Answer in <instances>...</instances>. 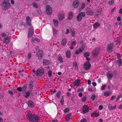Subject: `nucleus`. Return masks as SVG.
<instances>
[{
  "label": "nucleus",
  "mask_w": 122,
  "mask_h": 122,
  "mask_svg": "<svg viewBox=\"0 0 122 122\" xmlns=\"http://www.w3.org/2000/svg\"><path fill=\"white\" fill-rule=\"evenodd\" d=\"M26 116L29 121L32 122H38L40 120V117L39 115L33 114L29 111H28Z\"/></svg>",
  "instance_id": "obj_1"
},
{
  "label": "nucleus",
  "mask_w": 122,
  "mask_h": 122,
  "mask_svg": "<svg viewBox=\"0 0 122 122\" xmlns=\"http://www.w3.org/2000/svg\"><path fill=\"white\" fill-rule=\"evenodd\" d=\"M9 0H5L1 4V5L2 7H4L5 9H7L9 8L10 3H8Z\"/></svg>",
  "instance_id": "obj_2"
},
{
  "label": "nucleus",
  "mask_w": 122,
  "mask_h": 122,
  "mask_svg": "<svg viewBox=\"0 0 122 122\" xmlns=\"http://www.w3.org/2000/svg\"><path fill=\"white\" fill-rule=\"evenodd\" d=\"M44 72L43 69L42 67H40L36 71V75L37 76L42 75L43 74Z\"/></svg>",
  "instance_id": "obj_3"
},
{
  "label": "nucleus",
  "mask_w": 122,
  "mask_h": 122,
  "mask_svg": "<svg viewBox=\"0 0 122 122\" xmlns=\"http://www.w3.org/2000/svg\"><path fill=\"white\" fill-rule=\"evenodd\" d=\"M46 11L47 14L48 15H50L52 12L51 8L49 5H47L46 6Z\"/></svg>",
  "instance_id": "obj_4"
},
{
  "label": "nucleus",
  "mask_w": 122,
  "mask_h": 122,
  "mask_svg": "<svg viewBox=\"0 0 122 122\" xmlns=\"http://www.w3.org/2000/svg\"><path fill=\"white\" fill-rule=\"evenodd\" d=\"M34 34L33 29L31 26H30L29 28V31L28 34V37H31Z\"/></svg>",
  "instance_id": "obj_5"
},
{
  "label": "nucleus",
  "mask_w": 122,
  "mask_h": 122,
  "mask_svg": "<svg viewBox=\"0 0 122 122\" xmlns=\"http://www.w3.org/2000/svg\"><path fill=\"white\" fill-rule=\"evenodd\" d=\"M91 66V64L90 62L87 61L85 62L84 65V68L86 70H88L89 69Z\"/></svg>",
  "instance_id": "obj_6"
},
{
  "label": "nucleus",
  "mask_w": 122,
  "mask_h": 122,
  "mask_svg": "<svg viewBox=\"0 0 122 122\" xmlns=\"http://www.w3.org/2000/svg\"><path fill=\"white\" fill-rule=\"evenodd\" d=\"M89 108L87 105H85L83 107V113L85 114L88 112Z\"/></svg>",
  "instance_id": "obj_7"
},
{
  "label": "nucleus",
  "mask_w": 122,
  "mask_h": 122,
  "mask_svg": "<svg viewBox=\"0 0 122 122\" xmlns=\"http://www.w3.org/2000/svg\"><path fill=\"white\" fill-rule=\"evenodd\" d=\"M86 13L87 15L92 16L93 15L94 13V11L90 9H89L87 10Z\"/></svg>",
  "instance_id": "obj_8"
},
{
  "label": "nucleus",
  "mask_w": 122,
  "mask_h": 122,
  "mask_svg": "<svg viewBox=\"0 0 122 122\" xmlns=\"http://www.w3.org/2000/svg\"><path fill=\"white\" fill-rule=\"evenodd\" d=\"M113 45L112 44L108 45L107 46V49L108 52H111L113 49Z\"/></svg>",
  "instance_id": "obj_9"
},
{
  "label": "nucleus",
  "mask_w": 122,
  "mask_h": 122,
  "mask_svg": "<svg viewBox=\"0 0 122 122\" xmlns=\"http://www.w3.org/2000/svg\"><path fill=\"white\" fill-rule=\"evenodd\" d=\"M99 52V50L95 49L92 52V55L95 57H96L98 54Z\"/></svg>",
  "instance_id": "obj_10"
},
{
  "label": "nucleus",
  "mask_w": 122,
  "mask_h": 122,
  "mask_svg": "<svg viewBox=\"0 0 122 122\" xmlns=\"http://www.w3.org/2000/svg\"><path fill=\"white\" fill-rule=\"evenodd\" d=\"M26 23L27 25L30 26H31V20L29 16L26 17Z\"/></svg>",
  "instance_id": "obj_11"
},
{
  "label": "nucleus",
  "mask_w": 122,
  "mask_h": 122,
  "mask_svg": "<svg viewBox=\"0 0 122 122\" xmlns=\"http://www.w3.org/2000/svg\"><path fill=\"white\" fill-rule=\"evenodd\" d=\"M37 54H39L38 58L39 59H41L43 57V52L42 50H39L37 52Z\"/></svg>",
  "instance_id": "obj_12"
},
{
  "label": "nucleus",
  "mask_w": 122,
  "mask_h": 122,
  "mask_svg": "<svg viewBox=\"0 0 122 122\" xmlns=\"http://www.w3.org/2000/svg\"><path fill=\"white\" fill-rule=\"evenodd\" d=\"M27 104L29 107L31 108L35 106L34 103L30 100L28 101L27 103Z\"/></svg>",
  "instance_id": "obj_13"
},
{
  "label": "nucleus",
  "mask_w": 122,
  "mask_h": 122,
  "mask_svg": "<svg viewBox=\"0 0 122 122\" xmlns=\"http://www.w3.org/2000/svg\"><path fill=\"white\" fill-rule=\"evenodd\" d=\"M79 2L78 0H76L73 3V5L75 8H76L79 5Z\"/></svg>",
  "instance_id": "obj_14"
},
{
  "label": "nucleus",
  "mask_w": 122,
  "mask_h": 122,
  "mask_svg": "<svg viewBox=\"0 0 122 122\" xmlns=\"http://www.w3.org/2000/svg\"><path fill=\"white\" fill-rule=\"evenodd\" d=\"M50 63V61L47 59H44L43 61V64L45 65H48Z\"/></svg>",
  "instance_id": "obj_15"
},
{
  "label": "nucleus",
  "mask_w": 122,
  "mask_h": 122,
  "mask_svg": "<svg viewBox=\"0 0 122 122\" xmlns=\"http://www.w3.org/2000/svg\"><path fill=\"white\" fill-rule=\"evenodd\" d=\"M67 40L66 39L63 38L62 39L61 41V44L62 46H64L66 43Z\"/></svg>",
  "instance_id": "obj_16"
},
{
  "label": "nucleus",
  "mask_w": 122,
  "mask_h": 122,
  "mask_svg": "<svg viewBox=\"0 0 122 122\" xmlns=\"http://www.w3.org/2000/svg\"><path fill=\"white\" fill-rule=\"evenodd\" d=\"M29 87V90L30 91H31L33 89V84L32 81H30Z\"/></svg>",
  "instance_id": "obj_17"
},
{
  "label": "nucleus",
  "mask_w": 122,
  "mask_h": 122,
  "mask_svg": "<svg viewBox=\"0 0 122 122\" xmlns=\"http://www.w3.org/2000/svg\"><path fill=\"white\" fill-rule=\"evenodd\" d=\"M66 56L68 58H70L71 56V51L68 50L66 51Z\"/></svg>",
  "instance_id": "obj_18"
},
{
  "label": "nucleus",
  "mask_w": 122,
  "mask_h": 122,
  "mask_svg": "<svg viewBox=\"0 0 122 122\" xmlns=\"http://www.w3.org/2000/svg\"><path fill=\"white\" fill-rule=\"evenodd\" d=\"M97 112L96 111H94L91 114V116L92 117H93V116H95L96 117H98L99 116V114H97Z\"/></svg>",
  "instance_id": "obj_19"
},
{
  "label": "nucleus",
  "mask_w": 122,
  "mask_h": 122,
  "mask_svg": "<svg viewBox=\"0 0 122 122\" xmlns=\"http://www.w3.org/2000/svg\"><path fill=\"white\" fill-rule=\"evenodd\" d=\"M80 82V81L79 79L77 80H75L73 82V84L74 85L77 86H78Z\"/></svg>",
  "instance_id": "obj_20"
},
{
  "label": "nucleus",
  "mask_w": 122,
  "mask_h": 122,
  "mask_svg": "<svg viewBox=\"0 0 122 122\" xmlns=\"http://www.w3.org/2000/svg\"><path fill=\"white\" fill-rule=\"evenodd\" d=\"M4 39L5 42V43L6 44H8L10 42L9 38L8 36L4 38Z\"/></svg>",
  "instance_id": "obj_21"
},
{
  "label": "nucleus",
  "mask_w": 122,
  "mask_h": 122,
  "mask_svg": "<svg viewBox=\"0 0 122 122\" xmlns=\"http://www.w3.org/2000/svg\"><path fill=\"white\" fill-rule=\"evenodd\" d=\"M73 14L71 12H70L68 14V19H71L73 17Z\"/></svg>",
  "instance_id": "obj_22"
},
{
  "label": "nucleus",
  "mask_w": 122,
  "mask_h": 122,
  "mask_svg": "<svg viewBox=\"0 0 122 122\" xmlns=\"http://www.w3.org/2000/svg\"><path fill=\"white\" fill-rule=\"evenodd\" d=\"M53 23L55 26L56 27L58 26L59 24V22L57 20L55 19H54L53 20Z\"/></svg>",
  "instance_id": "obj_23"
},
{
  "label": "nucleus",
  "mask_w": 122,
  "mask_h": 122,
  "mask_svg": "<svg viewBox=\"0 0 122 122\" xmlns=\"http://www.w3.org/2000/svg\"><path fill=\"white\" fill-rule=\"evenodd\" d=\"M71 115V113L68 114L66 116V121H68L70 119V117Z\"/></svg>",
  "instance_id": "obj_24"
},
{
  "label": "nucleus",
  "mask_w": 122,
  "mask_h": 122,
  "mask_svg": "<svg viewBox=\"0 0 122 122\" xmlns=\"http://www.w3.org/2000/svg\"><path fill=\"white\" fill-rule=\"evenodd\" d=\"M100 24L98 22H97L93 25V27L94 28H97L100 25Z\"/></svg>",
  "instance_id": "obj_25"
},
{
  "label": "nucleus",
  "mask_w": 122,
  "mask_h": 122,
  "mask_svg": "<svg viewBox=\"0 0 122 122\" xmlns=\"http://www.w3.org/2000/svg\"><path fill=\"white\" fill-rule=\"evenodd\" d=\"M111 94L110 91L106 92H104V95L105 96L108 97L110 95V94Z\"/></svg>",
  "instance_id": "obj_26"
},
{
  "label": "nucleus",
  "mask_w": 122,
  "mask_h": 122,
  "mask_svg": "<svg viewBox=\"0 0 122 122\" xmlns=\"http://www.w3.org/2000/svg\"><path fill=\"white\" fill-rule=\"evenodd\" d=\"M65 18L64 14H62L59 16V20H63Z\"/></svg>",
  "instance_id": "obj_27"
},
{
  "label": "nucleus",
  "mask_w": 122,
  "mask_h": 122,
  "mask_svg": "<svg viewBox=\"0 0 122 122\" xmlns=\"http://www.w3.org/2000/svg\"><path fill=\"white\" fill-rule=\"evenodd\" d=\"M83 51L82 50H81V48H80L79 49L76 51L75 52V54H78L82 52Z\"/></svg>",
  "instance_id": "obj_28"
},
{
  "label": "nucleus",
  "mask_w": 122,
  "mask_h": 122,
  "mask_svg": "<svg viewBox=\"0 0 122 122\" xmlns=\"http://www.w3.org/2000/svg\"><path fill=\"white\" fill-rule=\"evenodd\" d=\"M107 77L108 78L110 79H111L113 76V74L112 73H110L108 72L107 73Z\"/></svg>",
  "instance_id": "obj_29"
},
{
  "label": "nucleus",
  "mask_w": 122,
  "mask_h": 122,
  "mask_svg": "<svg viewBox=\"0 0 122 122\" xmlns=\"http://www.w3.org/2000/svg\"><path fill=\"white\" fill-rule=\"evenodd\" d=\"M76 19L78 21H80L82 20V17L79 14L77 17Z\"/></svg>",
  "instance_id": "obj_30"
},
{
  "label": "nucleus",
  "mask_w": 122,
  "mask_h": 122,
  "mask_svg": "<svg viewBox=\"0 0 122 122\" xmlns=\"http://www.w3.org/2000/svg\"><path fill=\"white\" fill-rule=\"evenodd\" d=\"M32 40L33 42L36 41L38 42H39L40 41V40L37 37H33L32 38Z\"/></svg>",
  "instance_id": "obj_31"
},
{
  "label": "nucleus",
  "mask_w": 122,
  "mask_h": 122,
  "mask_svg": "<svg viewBox=\"0 0 122 122\" xmlns=\"http://www.w3.org/2000/svg\"><path fill=\"white\" fill-rule=\"evenodd\" d=\"M53 34L55 36H56L57 34V31L56 29L53 28Z\"/></svg>",
  "instance_id": "obj_32"
},
{
  "label": "nucleus",
  "mask_w": 122,
  "mask_h": 122,
  "mask_svg": "<svg viewBox=\"0 0 122 122\" xmlns=\"http://www.w3.org/2000/svg\"><path fill=\"white\" fill-rule=\"evenodd\" d=\"M118 62L119 64V66H120L122 63V59H119L118 60Z\"/></svg>",
  "instance_id": "obj_33"
},
{
  "label": "nucleus",
  "mask_w": 122,
  "mask_h": 122,
  "mask_svg": "<svg viewBox=\"0 0 122 122\" xmlns=\"http://www.w3.org/2000/svg\"><path fill=\"white\" fill-rule=\"evenodd\" d=\"M90 56V53L88 52H85L84 54V56L85 57L89 56Z\"/></svg>",
  "instance_id": "obj_34"
},
{
  "label": "nucleus",
  "mask_w": 122,
  "mask_h": 122,
  "mask_svg": "<svg viewBox=\"0 0 122 122\" xmlns=\"http://www.w3.org/2000/svg\"><path fill=\"white\" fill-rule=\"evenodd\" d=\"M114 3V0H111L109 1L108 4L110 5H113Z\"/></svg>",
  "instance_id": "obj_35"
},
{
  "label": "nucleus",
  "mask_w": 122,
  "mask_h": 122,
  "mask_svg": "<svg viewBox=\"0 0 122 122\" xmlns=\"http://www.w3.org/2000/svg\"><path fill=\"white\" fill-rule=\"evenodd\" d=\"M79 15L82 17H84L85 15V14L84 12H81L79 14Z\"/></svg>",
  "instance_id": "obj_36"
},
{
  "label": "nucleus",
  "mask_w": 122,
  "mask_h": 122,
  "mask_svg": "<svg viewBox=\"0 0 122 122\" xmlns=\"http://www.w3.org/2000/svg\"><path fill=\"white\" fill-rule=\"evenodd\" d=\"M76 41L74 40L71 42V45L75 46L76 45Z\"/></svg>",
  "instance_id": "obj_37"
},
{
  "label": "nucleus",
  "mask_w": 122,
  "mask_h": 122,
  "mask_svg": "<svg viewBox=\"0 0 122 122\" xmlns=\"http://www.w3.org/2000/svg\"><path fill=\"white\" fill-rule=\"evenodd\" d=\"M70 111V109L68 108H66L64 110V113H66V112H68Z\"/></svg>",
  "instance_id": "obj_38"
},
{
  "label": "nucleus",
  "mask_w": 122,
  "mask_h": 122,
  "mask_svg": "<svg viewBox=\"0 0 122 122\" xmlns=\"http://www.w3.org/2000/svg\"><path fill=\"white\" fill-rule=\"evenodd\" d=\"M73 66H75V67L76 68L78 67L77 63L76 62H75L73 63Z\"/></svg>",
  "instance_id": "obj_39"
},
{
  "label": "nucleus",
  "mask_w": 122,
  "mask_h": 122,
  "mask_svg": "<svg viewBox=\"0 0 122 122\" xmlns=\"http://www.w3.org/2000/svg\"><path fill=\"white\" fill-rule=\"evenodd\" d=\"M96 98V96L94 94H93L91 97V99L93 101Z\"/></svg>",
  "instance_id": "obj_40"
},
{
  "label": "nucleus",
  "mask_w": 122,
  "mask_h": 122,
  "mask_svg": "<svg viewBox=\"0 0 122 122\" xmlns=\"http://www.w3.org/2000/svg\"><path fill=\"white\" fill-rule=\"evenodd\" d=\"M61 92H58L56 94V96L58 98H59L61 95Z\"/></svg>",
  "instance_id": "obj_41"
},
{
  "label": "nucleus",
  "mask_w": 122,
  "mask_h": 122,
  "mask_svg": "<svg viewBox=\"0 0 122 122\" xmlns=\"http://www.w3.org/2000/svg\"><path fill=\"white\" fill-rule=\"evenodd\" d=\"M58 60L61 62H62L63 61V58L61 56H60L58 57Z\"/></svg>",
  "instance_id": "obj_42"
},
{
  "label": "nucleus",
  "mask_w": 122,
  "mask_h": 122,
  "mask_svg": "<svg viewBox=\"0 0 122 122\" xmlns=\"http://www.w3.org/2000/svg\"><path fill=\"white\" fill-rule=\"evenodd\" d=\"M30 94V93L29 92H28L26 93V94L25 96V97L26 98H27L29 96Z\"/></svg>",
  "instance_id": "obj_43"
},
{
  "label": "nucleus",
  "mask_w": 122,
  "mask_h": 122,
  "mask_svg": "<svg viewBox=\"0 0 122 122\" xmlns=\"http://www.w3.org/2000/svg\"><path fill=\"white\" fill-rule=\"evenodd\" d=\"M64 101L63 99V97L62 98L60 101L61 103V104L62 105L64 104Z\"/></svg>",
  "instance_id": "obj_44"
},
{
  "label": "nucleus",
  "mask_w": 122,
  "mask_h": 122,
  "mask_svg": "<svg viewBox=\"0 0 122 122\" xmlns=\"http://www.w3.org/2000/svg\"><path fill=\"white\" fill-rule=\"evenodd\" d=\"M27 87V86L26 85H25L22 87V91L24 92L26 90Z\"/></svg>",
  "instance_id": "obj_45"
},
{
  "label": "nucleus",
  "mask_w": 122,
  "mask_h": 122,
  "mask_svg": "<svg viewBox=\"0 0 122 122\" xmlns=\"http://www.w3.org/2000/svg\"><path fill=\"white\" fill-rule=\"evenodd\" d=\"M48 76L49 77H50L52 76V71H49L48 72Z\"/></svg>",
  "instance_id": "obj_46"
},
{
  "label": "nucleus",
  "mask_w": 122,
  "mask_h": 122,
  "mask_svg": "<svg viewBox=\"0 0 122 122\" xmlns=\"http://www.w3.org/2000/svg\"><path fill=\"white\" fill-rule=\"evenodd\" d=\"M106 86V85H102L101 88V89L102 90H104Z\"/></svg>",
  "instance_id": "obj_47"
},
{
  "label": "nucleus",
  "mask_w": 122,
  "mask_h": 122,
  "mask_svg": "<svg viewBox=\"0 0 122 122\" xmlns=\"http://www.w3.org/2000/svg\"><path fill=\"white\" fill-rule=\"evenodd\" d=\"M86 97L85 96H84V97H83L82 98V100L83 102H85L86 100Z\"/></svg>",
  "instance_id": "obj_48"
},
{
  "label": "nucleus",
  "mask_w": 122,
  "mask_h": 122,
  "mask_svg": "<svg viewBox=\"0 0 122 122\" xmlns=\"http://www.w3.org/2000/svg\"><path fill=\"white\" fill-rule=\"evenodd\" d=\"M86 5L85 3H82L81 4V8L82 9L84 8L85 6Z\"/></svg>",
  "instance_id": "obj_49"
},
{
  "label": "nucleus",
  "mask_w": 122,
  "mask_h": 122,
  "mask_svg": "<svg viewBox=\"0 0 122 122\" xmlns=\"http://www.w3.org/2000/svg\"><path fill=\"white\" fill-rule=\"evenodd\" d=\"M33 6L36 8H37L38 7V6L35 3H33Z\"/></svg>",
  "instance_id": "obj_50"
},
{
  "label": "nucleus",
  "mask_w": 122,
  "mask_h": 122,
  "mask_svg": "<svg viewBox=\"0 0 122 122\" xmlns=\"http://www.w3.org/2000/svg\"><path fill=\"white\" fill-rule=\"evenodd\" d=\"M117 44L119 45H120L121 44V42L120 40L119 39H117Z\"/></svg>",
  "instance_id": "obj_51"
},
{
  "label": "nucleus",
  "mask_w": 122,
  "mask_h": 122,
  "mask_svg": "<svg viewBox=\"0 0 122 122\" xmlns=\"http://www.w3.org/2000/svg\"><path fill=\"white\" fill-rule=\"evenodd\" d=\"M121 97V95L120 94L118 96V97L116 101H117Z\"/></svg>",
  "instance_id": "obj_52"
},
{
  "label": "nucleus",
  "mask_w": 122,
  "mask_h": 122,
  "mask_svg": "<svg viewBox=\"0 0 122 122\" xmlns=\"http://www.w3.org/2000/svg\"><path fill=\"white\" fill-rule=\"evenodd\" d=\"M86 119L83 118L80 121V122H86Z\"/></svg>",
  "instance_id": "obj_53"
},
{
  "label": "nucleus",
  "mask_w": 122,
  "mask_h": 122,
  "mask_svg": "<svg viewBox=\"0 0 122 122\" xmlns=\"http://www.w3.org/2000/svg\"><path fill=\"white\" fill-rule=\"evenodd\" d=\"M75 32L74 31H72L71 35L72 36H74L75 35Z\"/></svg>",
  "instance_id": "obj_54"
},
{
  "label": "nucleus",
  "mask_w": 122,
  "mask_h": 122,
  "mask_svg": "<svg viewBox=\"0 0 122 122\" xmlns=\"http://www.w3.org/2000/svg\"><path fill=\"white\" fill-rule=\"evenodd\" d=\"M17 89L19 92H21L22 91V88L21 87H18Z\"/></svg>",
  "instance_id": "obj_55"
},
{
  "label": "nucleus",
  "mask_w": 122,
  "mask_h": 122,
  "mask_svg": "<svg viewBox=\"0 0 122 122\" xmlns=\"http://www.w3.org/2000/svg\"><path fill=\"white\" fill-rule=\"evenodd\" d=\"M85 45H84L82 44L81 45V50H82L83 51L85 48Z\"/></svg>",
  "instance_id": "obj_56"
},
{
  "label": "nucleus",
  "mask_w": 122,
  "mask_h": 122,
  "mask_svg": "<svg viewBox=\"0 0 122 122\" xmlns=\"http://www.w3.org/2000/svg\"><path fill=\"white\" fill-rule=\"evenodd\" d=\"M116 97V95L113 96L111 97V99L112 100H113V99L115 98Z\"/></svg>",
  "instance_id": "obj_57"
},
{
  "label": "nucleus",
  "mask_w": 122,
  "mask_h": 122,
  "mask_svg": "<svg viewBox=\"0 0 122 122\" xmlns=\"http://www.w3.org/2000/svg\"><path fill=\"white\" fill-rule=\"evenodd\" d=\"M103 107L102 105H100L99 107V109L100 110H102L103 108Z\"/></svg>",
  "instance_id": "obj_58"
},
{
  "label": "nucleus",
  "mask_w": 122,
  "mask_h": 122,
  "mask_svg": "<svg viewBox=\"0 0 122 122\" xmlns=\"http://www.w3.org/2000/svg\"><path fill=\"white\" fill-rule=\"evenodd\" d=\"M83 89L82 88H79L77 90V91L78 92H82L83 90Z\"/></svg>",
  "instance_id": "obj_59"
},
{
  "label": "nucleus",
  "mask_w": 122,
  "mask_h": 122,
  "mask_svg": "<svg viewBox=\"0 0 122 122\" xmlns=\"http://www.w3.org/2000/svg\"><path fill=\"white\" fill-rule=\"evenodd\" d=\"M31 56V54L30 53H29L28 55V58L29 59H30V58Z\"/></svg>",
  "instance_id": "obj_60"
},
{
  "label": "nucleus",
  "mask_w": 122,
  "mask_h": 122,
  "mask_svg": "<svg viewBox=\"0 0 122 122\" xmlns=\"http://www.w3.org/2000/svg\"><path fill=\"white\" fill-rule=\"evenodd\" d=\"M115 8H114L112 10L111 12V14H112L113 13L114 11L115 10Z\"/></svg>",
  "instance_id": "obj_61"
},
{
  "label": "nucleus",
  "mask_w": 122,
  "mask_h": 122,
  "mask_svg": "<svg viewBox=\"0 0 122 122\" xmlns=\"http://www.w3.org/2000/svg\"><path fill=\"white\" fill-rule=\"evenodd\" d=\"M8 92L9 94H11V95H13V92L11 91L10 90H9L8 91Z\"/></svg>",
  "instance_id": "obj_62"
},
{
  "label": "nucleus",
  "mask_w": 122,
  "mask_h": 122,
  "mask_svg": "<svg viewBox=\"0 0 122 122\" xmlns=\"http://www.w3.org/2000/svg\"><path fill=\"white\" fill-rule=\"evenodd\" d=\"M87 82L88 84L89 85H90V84H91V81L90 80H88Z\"/></svg>",
  "instance_id": "obj_63"
},
{
  "label": "nucleus",
  "mask_w": 122,
  "mask_h": 122,
  "mask_svg": "<svg viewBox=\"0 0 122 122\" xmlns=\"http://www.w3.org/2000/svg\"><path fill=\"white\" fill-rule=\"evenodd\" d=\"M119 13L121 14H122V9H120L119 11Z\"/></svg>",
  "instance_id": "obj_64"
}]
</instances>
